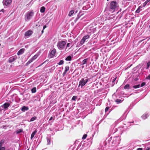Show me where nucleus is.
<instances>
[{"label":"nucleus","instance_id":"obj_20","mask_svg":"<svg viewBox=\"0 0 150 150\" xmlns=\"http://www.w3.org/2000/svg\"><path fill=\"white\" fill-rule=\"evenodd\" d=\"M36 133V131H34L32 133L30 137L31 139H32L33 138Z\"/></svg>","mask_w":150,"mask_h":150},{"label":"nucleus","instance_id":"obj_3","mask_svg":"<svg viewBox=\"0 0 150 150\" xmlns=\"http://www.w3.org/2000/svg\"><path fill=\"white\" fill-rule=\"evenodd\" d=\"M66 42L64 41H61L59 42L57 45L58 48L60 50H62L65 47Z\"/></svg>","mask_w":150,"mask_h":150},{"label":"nucleus","instance_id":"obj_39","mask_svg":"<svg viewBox=\"0 0 150 150\" xmlns=\"http://www.w3.org/2000/svg\"><path fill=\"white\" fill-rule=\"evenodd\" d=\"M109 109V107H107L106 108L105 110V112H107Z\"/></svg>","mask_w":150,"mask_h":150},{"label":"nucleus","instance_id":"obj_29","mask_svg":"<svg viewBox=\"0 0 150 150\" xmlns=\"http://www.w3.org/2000/svg\"><path fill=\"white\" fill-rule=\"evenodd\" d=\"M36 118H37V117H32L30 119V122H32V121H34V120H36Z\"/></svg>","mask_w":150,"mask_h":150},{"label":"nucleus","instance_id":"obj_19","mask_svg":"<svg viewBox=\"0 0 150 150\" xmlns=\"http://www.w3.org/2000/svg\"><path fill=\"white\" fill-rule=\"evenodd\" d=\"M74 10H72L70 11L68 14V16H71L74 13Z\"/></svg>","mask_w":150,"mask_h":150},{"label":"nucleus","instance_id":"obj_47","mask_svg":"<svg viewBox=\"0 0 150 150\" xmlns=\"http://www.w3.org/2000/svg\"><path fill=\"white\" fill-rule=\"evenodd\" d=\"M47 60H46V61H45L43 63H42V64H41L40 66H41V65H43V64H44Z\"/></svg>","mask_w":150,"mask_h":150},{"label":"nucleus","instance_id":"obj_38","mask_svg":"<svg viewBox=\"0 0 150 150\" xmlns=\"http://www.w3.org/2000/svg\"><path fill=\"white\" fill-rule=\"evenodd\" d=\"M146 4V3L145 2L142 5V7H145L146 5V4Z\"/></svg>","mask_w":150,"mask_h":150},{"label":"nucleus","instance_id":"obj_12","mask_svg":"<svg viewBox=\"0 0 150 150\" xmlns=\"http://www.w3.org/2000/svg\"><path fill=\"white\" fill-rule=\"evenodd\" d=\"M28 110V107L23 106L21 108V110L23 112H24Z\"/></svg>","mask_w":150,"mask_h":150},{"label":"nucleus","instance_id":"obj_37","mask_svg":"<svg viewBox=\"0 0 150 150\" xmlns=\"http://www.w3.org/2000/svg\"><path fill=\"white\" fill-rule=\"evenodd\" d=\"M146 83L144 82H143L142 83V84L140 86L142 87L144 86L145 85Z\"/></svg>","mask_w":150,"mask_h":150},{"label":"nucleus","instance_id":"obj_32","mask_svg":"<svg viewBox=\"0 0 150 150\" xmlns=\"http://www.w3.org/2000/svg\"><path fill=\"white\" fill-rule=\"evenodd\" d=\"M81 16V15H80V14H79L78 15L77 18H76L75 19V21H77L78 20V19L80 18V17Z\"/></svg>","mask_w":150,"mask_h":150},{"label":"nucleus","instance_id":"obj_15","mask_svg":"<svg viewBox=\"0 0 150 150\" xmlns=\"http://www.w3.org/2000/svg\"><path fill=\"white\" fill-rule=\"evenodd\" d=\"M142 8V6H139L138 7V8L137 10L136 11V12L137 13H139L140 12V11L141 10V9Z\"/></svg>","mask_w":150,"mask_h":150},{"label":"nucleus","instance_id":"obj_7","mask_svg":"<svg viewBox=\"0 0 150 150\" xmlns=\"http://www.w3.org/2000/svg\"><path fill=\"white\" fill-rule=\"evenodd\" d=\"M11 2V0H7L5 1L4 2L3 1V3L4 5L7 6L9 5Z\"/></svg>","mask_w":150,"mask_h":150},{"label":"nucleus","instance_id":"obj_21","mask_svg":"<svg viewBox=\"0 0 150 150\" xmlns=\"http://www.w3.org/2000/svg\"><path fill=\"white\" fill-rule=\"evenodd\" d=\"M4 143V140H1L0 141V148L3 147L2 146L3 144Z\"/></svg>","mask_w":150,"mask_h":150},{"label":"nucleus","instance_id":"obj_23","mask_svg":"<svg viewBox=\"0 0 150 150\" xmlns=\"http://www.w3.org/2000/svg\"><path fill=\"white\" fill-rule=\"evenodd\" d=\"M36 87H34L31 89V92L32 93H35L36 92Z\"/></svg>","mask_w":150,"mask_h":150},{"label":"nucleus","instance_id":"obj_49","mask_svg":"<svg viewBox=\"0 0 150 150\" xmlns=\"http://www.w3.org/2000/svg\"><path fill=\"white\" fill-rule=\"evenodd\" d=\"M150 1V0H147L145 2L147 4Z\"/></svg>","mask_w":150,"mask_h":150},{"label":"nucleus","instance_id":"obj_4","mask_svg":"<svg viewBox=\"0 0 150 150\" xmlns=\"http://www.w3.org/2000/svg\"><path fill=\"white\" fill-rule=\"evenodd\" d=\"M34 15V13L33 11L28 12H27L25 16V20H29Z\"/></svg>","mask_w":150,"mask_h":150},{"label":"nucleus","instance_id":"obj_11","mask_svg":"<svg viewBox=\"0 0 150 150\" xmlns=\"http://www.w3.org/2000/svg\"><path fill=\"white\" fill-rule=\"evenodd\" d=\"M85 42V41L83 40V38L81 40L80 42V43H78L77 45H78V46H80L81 45H83L84 43Z\"/></svg>","mask_w":150,"mask_h":150},{"label":"nucleus","instance_id":"obj_13","mask_svg":"<svg viewBox=\"0 0 150 150\" xmlns=\"http://www.w3.org/2000/svg\"><path fill=\"white\" fill-rule=\"evenodd\" d=\"M148 116L149 115L145 113L142 116V117L143 119H145L146 118L148 117Z\"/></svg>","mask_w":150,"mask_h":150},{"label":"nucleus","instance_id":"obj_34","mask_svg":"<svg viewBox=\"0 0 150 150\" xmlns=\"http://www.w3.org/2000/svg\"><path fill=\"white\" fill-rule=\"evenodd\" d=\"M77 98V96H74L72 98L71 100H76Z\"/></svg>","mask_w":150,"mask_h":150},{"label":"nucleus","instance_id":"obj_54","mask_svg":"<svg viewBox=\"0 0 150 150\" xmlns=\"http://www.w3.org/2000/svg\"><path fill=\"white\" fill-rule=\"evenodd\" d=\"M30 63L29 62H27V64H30Z\"/></svg>","mask_w":150,"mask_h":150},{"label":"nucleus","instance_id":"obj_17","mask_svg":"<svg viewBox=\"0 0 150 150\" xmlns=\"http://www.w3.org/2000/svg\"><path fill=\"white\" fill-rule=\"evenodd\" d=\"M88 60V58H86L83 60L82 61V65H83L85 64H87Z\"/></svg>","mask_w":150,"mask_h":150},{"label":"nucleus","instance_id":"obj_45","mask_svg":"<svg viewBox=\"0 0 150 150\" xmlns=\"http://www.w3.org/2000/svg\"><path fill=\"white\" fill-rule=\"evenodd\" d=\"M67 72H65V71H64V72L62 74L63 76H64Z\"/></svg>","mask_w":150,"mask_h":150},{"label":"nucleus","instance_id":"obj_52","mask_svg":"<svg viewBox=\"0 0 150 150\" xmlns=\"http://www.w3.org/2000/svg\"><path fill=\"white\" fill-rule=\"evenodd\" d=\"M2 110V109L0 108V114L1 113Z\"/></svg>","mask_w":150,"mask_h":150},{"label":"nucleus","instance_id":"obj_16","mask_svg":"<svg viewBox=\"0 0 150 150\" xmlns=\"http://www.w3.org/2000/svg\"><path fill=\"white\" fill-rule=\"evenodd\" d=\"M45 8L44 6H42L40 8V11L41 12L43 13L45 12Z\"/></svg>","mask_w":150,"mask_h":150},{"label":"nucleus","instance_id":"obj_46","mask_svg":"<svg viewBox=\"0 0 150 150\" xmlns=\"http://www.w3.org/2000/svg\"><path fill=\"white\" fill-rule=\"evenodd\" d=\"M137 150H142V148H139L137 149Z\"/></svg>","mask_w":150,"mask_h":150},{"label":"nucleus","instance_id":"obj_40","mask_svg":"<svg viewBox=\"0 0 150 150\" xmlns=\"http://www.w3.org/2000/svg\"><path fill=\"white\" fill-rule=\"evenodd\" d=\"M71 43H68L67 44V45L66 47V48H67V47H69L70 46V45Z\"/></svg>","mask_w":150,"mask_h":150},{"label":"nucleus","instance_id":"obj_1","mask_svg":"<svg viewBox=\"0 0 150 150\" xmlns=\"http://www.w3.org/2000/svg\"><path fill=\"white\" fill-rule=\"evenodd\" d=\"M119 0H116L112 1L109 5V8L112 10H115L117 9L119 7L118 4L119 3Z\"/></svg>","mask_w":150,"mask_h":150},{"label":"nucleus","instance_id":"obj_18","mask_svg":"<svg viewBox=\"0 0 150 150\" xmlns=\"http://www.w3.org/2000/svg\"><path fill=\"white\" fill-rule=\"evenodd\" d=\"M65 59L66 61H70L71 59V57L70 56H69L66 58Z\"/></svg>","mask_w":150,"mask_h":150},{"label":"nucleus","instance_id":"obj_60","mask_svg":"<svg viewBox=\"0 0 150 150\" xmlns=\"http://www.w3.org/2000/svg\"><path fill=\"white\" fill-rule=\"evenodd\" d=\"M149 27L150 28V25L149 26Z\"/></svg>","mask_w":150,"mask_h":150},{"label":"nucleus","instance_id":"obj_56","mask_svg":"<svg viewBox=\"0 0 150 150\" xmlns=\"http://www.w3.org/2000/svg\"><path fill=\"white\" fill-rule=\"evenodd\" d=\"M3 10H4V9H2L1 10V11H3Z\"/></svg>","mask_w":150,"mask_h":150},{"label":"nucleus","instance_id":"obj_53","mask_svg":"<svg viewBox=\"0 0 150 150\" xmlns=\"http://www.w3.org/2000/svg\"><path fill=\"white\" fill-rule=\"evenodd\" d=\"M44 33V30H43V29L41 31V33L42 34V33Z\"/></svg>","mask_w":150,"mask_h":150},{"label":"nucleus","instance_id":"obj_30","mask_svg":"<svg viewBox=\"0 0 150 150\" xmlns=\"http://www.w3.org/2000/svg\"><path fill=\"white\" fill-rule=\"evenodd\" d=\"M140 86V85L139 84L137 85H135L134 86H133V87L134 88H139Z\"/></svg>","mask_w":150,"mask_h":150},{"label":"nucleus","instance_id":"obj_51","mask_svg":"<svg viewBox=\"0 0 150 150\" xmlns=\"http://www.w3.org/2000/svg\"><path fill=\"white\" fill-rule=\"evenodd\" d=\"M52 119H53L52 117H51L49 119V120H52Z\"/></svg>","mask_w":150,"mask_h":150},{"label":"nucleus","instance_id":"obj_48","mask_svg":"<svg viewBox=\"0 0 150 150\" xmlns=\"http://www.w3.org/2000/svg\"><path fill=\"white\" fill-rule=\"evenodd\" d=\"M47 27V26L46 25H45L43 26V30H44Z\"/></svg>","mask_w":150,"mask_h":150},{"label":"nucleus","instance_id":"obj_5","mask_svg":"<svg viewBox=\"0 0 150 150\" xmlns=\"http://www.w3.org/2000/svg\"><path fill=\"white\" fill-rule=\"evenodd\" d=\"M17 59V57L16 56H14L10 57L8 60V62L9 63H12Z\"/></svg>","mask_w":150,"mask_h":150},{"label":"nucleus","instance_id":"obj_22","mask_svg":"<svg viewBox=\"0 0 150 150\" xmlns=\"http://www.w3.org/2000/svg\"><path fill=\"white\" fill-rule=\"evenodd\" d=\"M22 132L23 129H20L17 130V131H16V133L19 134Z\"/></svg>","mask_w":150,"mask_h":150},{"label":"nucleus","instance_id":"obj_2","mask_svg":"<svg viewBox=\"0 0 150 150\" xmlns=\"http://www.w3.org/2000/svg\"><path fill=\"white\" fill-rule=\"evenodd\" d=\"M90 79V78H88L86 77L82 78L79 82V87L81 86V88H82L88 81Z\"/></svg>","mask_w":150,"mask_h":150},{"label":"nucleus","instance_id":"obj_59","mask_svg":"<svg viewBox=\"0 0 150 150\" xmlns=\"http://www.w3.org/2000/svg\"><path fill=\"white\" fill-rule=\"evenodd\" d=\"M109 0H107V1H109Z\"/></svg>","mask_w":150,"mask_h":150},{"label":"nucleus","instance_id":"obj_6","mask_svg":"<svg viewBox=\"0 0 150 150\" xmlns=\"http://www.w3.org/2000/svg\"><path fill=\"white\" fill-rule=\"evenodd\" d=\"M33 33V32L31 30H29L26 31L25 34V36L26 37L30 36Z\"/></svg>","mask_w":150,"mask_h":150},{"label":"nucleus","instance_id":"obj_36","mask_svg":"<svg viewBox=\"0 0 150 150\" xmlns=\"http://www.w3.org/2000/svg\"><path fill=\"white\" fill-rule=\"evenodd\" d=\"M87 136V135L86 134H84L82 137V139H85Z\"/></svg>","mask_w":150,"mask_h":150},{"label":"nucleus","instance_id":"obj_58","mask_svg":"<svg viewBox=\"0 0 150 150\" xmlns=\"http://www.w3.org/2000/svg\"><path fill=\"white\" fill-rule=\"evenodd\" d=\"M5 127V126H3V128H4V127Z\"/></svg>","mask_w":150,"mask_h":150},{"label":"nucleus","instance_id":"obj_55","mask_svg":"<svg viewBox=\"0 0 150 150\" xmlns=\"http://www.w3.org/2000/svg\"><path fill=\"white\" fill-rule=\"evenodd\" d=\"M137 78H135V81H137Z\"/></svg>","mask_w":150,"mask_h":150},{"label":"nucleus","instance_id":"obj_44","mask_svg":"<svg viewBox=\"0 0 150 150\" xmlns=\"http://www.w3.org/2000/svg\"><path fill=\"white\" fill-rule=\"evenodd\" d=\"M33 60L32 59V58H31L29 61H28L30 63L32 62Z\"/></svg>","mask_w":150,"mask_h":150},{"label":"nucleus","instance_id":"obj_27","mask_svg":"<svg viewBox=\"0 0 150 150\" xmlns=\"http://www.w3.org/2000/svg\"><path fill=\"white\" fill-rule=\"evenodd\" d=\"M124 88L125 89H129V85L128 84H126Z\"/></svg>","mask_w":150,"mask_h":150},{"label":"nucleus","instance_id":"obj_50","mask_svg":"<svg viewBox=\"0 0 150 150\" xmlns=\"http://www.w3.org/2000/svg\"><path fill=\"white\" fill-rule=\"evenodd\" d=\"M150 147H148L147 148L146 150H150Z\"/></svg>","mask_w":150,"mask_h":150},{"label":"nucleus","instance_id":"obj_41","mask_svg":"<svg viewBox=\"0 0 150 150\" xmlns=\"http://www.w3.org/2000/svg\"><path fill=\"white\" fill-rule=\"evenodd\" d=\"M146 79L149 80L150 79V74L146 77Z\"/></svg>","mask_w":150,"mask_h":150},{"label":"nucleus","instance_id":"obj_35","mask_svg":"<svg viewBox=\"0 0 150 150\" xmlns=\"http://www.w3.org/2000/svg\"><path fill=\"white\" fill-rule=\"evenodd\" d=\"M121 101V100L120 99H117L115 100V102L118 103H120Z\"/></svg>","mask_w":150,"mask_h":150},{"label":"nucleus","instance_id":"obj_25","mask_svg":"<svg viewBox=\"0 0 150 150\" xmlns=\"http://www.w3.org/2000/svg\"><path fill=\"white\" fill-rule=\"evenodd\" d=\"M47 144L50 145V139L48 138H47Z\"/></svg>","mask_w":150,"mask_h":150},{"label":"nucleus","instance_id":"obj_43","mask_svg":"<svg viewBox=\"0 0 150 150\" xmlns=\"http://www.w3.org/2000/svg\"><path fill=\"white\" fill-rule=\"evenodd\" d=\"M33 60L32 59V58H31L29 61H28L30 63L32 62Z\"/></svg>","mask_w":150,"mask_h":150},{"label":"nucleus","instance_id":"obj_28","mask_svg":"<svg viewBox=\"0 0 150 150\" xmlns=\"http://www.w3.org/2000/svg\"><path fill=\"white\" fill-rule=\"evenodd\" d=\"M64 62L63 60H60L59 62L58 63V64L59 65H61L63 64L64 63Z\"/></svg>","mask_w":150,"mask_h":150},{"label":"nucleus","instance_id":"obj_61","mask_svg":"<svg viewBox=\"0 0 150 150\" xmlns=\"http://www.w3.org/2000/svg\"><path fill=\"white\" fill-rule=\"evenodd\" d=\"M27 150H29V149H27Z\"/></svg>","mask_w":150,"mask_h":150},{"label":"nucleus","instance_id":"obj_9","mask_svg":"<svg viewBox=\"0 0 150 150\" xmlns=\"http://www.w3.org/2000/svg\"><path fill=\"white\" fill-rule=\"evenodd\" d=\"M56 52V50L55 49H53L50 52V55L51 58L53 57L55 55Z\"/></svg>","mask_w":150,"mask_h":150},{"label":"nucleus","instance_id":"obj_42","mask_svg":"<svg viewBox=\"0 0 150 150\" xmlns=\"http://www.w3.org/2000/svg\"><path fill=\"white\" fill-rule=\"evenodd\" d=\"M5 148L4 147H3L2 148H0V150H5Z\"/></svg>","mask_w":150,"mask_h":150},{"label":"nucleus","instance_id":"obj_8","mask_svg":"<svg viewBox=\"0 0 150 150\" xmlns=\"http://www.w3.org/2000/svg\"><path fill=\"white\" fill-rule=\"evenodd\" d=\"M25 50V49L24 48H22L21 49L17 52V55H19L23 54Z\"/></svg>","mask_w":150,"mask_h":150},{"label":"nucleus","instance_id":"obj_14","mask_svg":"<svg viewBox=\"0 0 150 150\" xmlns=\"http://www.w3.org/2000/svg\"><path fill=\"white\" fill-rule=\"evenodd\" d=\"M90 37V35H85L83 36V39L85 41H86V40L88 39Z\"/></svg>","mask_w":150,"mask_h":150},{"label":"nucleus","instance_id":"obj_10","mask_svg":"<svg viewBox=\"0 0 150 150\" xmlns=\"http://www.w3.org/2000/svg\"><path fill=\"white\" fill-rule=\"evenodd\" d=\"M10 103H6L2 105L1 107H3L4 109H6L8 108L10 106Z\"/></svg>","mask_w":150,"mask_h":150},{"label":"nucleus","instance_id":"obj_57","mask_svg":"<svg viewBox=\"0 0 150 150\" xmlns=\"http://www.w3.org/2000/svg\"><path fill=\"white\" fill-rule=\"evenodd\" d=\"M86 144H84V145H83V146H85V145H86Z\"/></svg>","mask_w":150,"mask_h":150},{"label":"nucleus","instance_id":"obj_31","mask_svg":"<svg viewBox=\"0 0 150 150\" xmlns=\"http://www.w3.org/2000/svg\"><path fill=\"white\" fill-rule=\"evenodd\" d=\"M150 66V62H149L147 64V67L146 68V69H148L149 67Z\"/></svg>","mask_w":150,"mask_h":150},{"label":"nucleus","instance_id":"obj_26","mask_svg":"<svg viewBox=\"0 0 150 150\" xmlns=\"http://www.w3.org/2000/svg\"><path fill=\"white\" fill-rule=\"evenodd\" d=\"M69 70V66H66L65 67V70L64 71H65V72H67Z\"/></svg>","mask_w":150,"mask_h":150},{"label":"nucleus","instance_id":"obj_24","mask_svg":"<svg viewBox=\"0 0 150 150\" xmlns=\"http://www.w3.org/2000/svg\"><path fill=\"white\" fill-rule=\"evenodd\" d=\"M38 57V55L35 54L34 56L31 58L34 61V60L36 59Z\"/></svg>","mask_w":150,"mask_h":150},{"label":"nucleus","instance_id":"obj_33","mask_svg":"<svg viewBox=\"0 0 150 150\" xmlns=\"http://www.w3.org/2000/svg\"><path fill=\"white\" fill-rule=\"evenodd\" d=\"M81 16V15H80V14H79L78 15L77 18H76L75 19V21H77L78 20V19L80 18V17Z\"/></svg>","mask_w":150,"mask_h":150}]
</instances>
